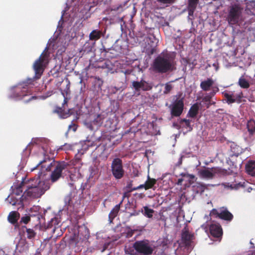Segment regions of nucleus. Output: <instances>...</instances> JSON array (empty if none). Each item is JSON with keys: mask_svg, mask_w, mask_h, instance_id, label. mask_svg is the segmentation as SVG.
Instances as JSON below:
<instances>
[{"mask_svg": "<svg viewBox=\"0 0 255 255\" xmlns=\"http://www.w3.org/2000/svg\"><path fill=\"white\" fill-rule=\"evenodd\" d=\"M104 34L101 30L95 29L92 30L89 34V39L92 41H97L101 38Z\"/></svg>", "mask_w": 255, "mask_h": 255, "instance_id": "aec40b11", "label": "nucleus"}, {"mask_svg": "<svg viewBox=\"0 0 255 255\" xmlns=\"http://www.w3.org/2000/svg\"><path fill=\"white\" fill-rule=\"evenodd\" d=\"M67 102H68V99L67 98H64V103H63V106L65 105H67Z\"/></svg>", "mask_w": 255, "mask_h": 255, "instance_id": "6e6d98bb", "label": "nucleus"}, {"mask_svg": "<svg viewBox=\"0 0 255 255\" xmlns=\"http://www.w3.org/2000/svg\"><path fill=\"white\" fill-rule=\"evenodd\" d=\"M132 86L136 91H149L152 88V86L150 83L143 80H141L140 81H133Z\"/></svg>", "mask_w": 255, "mask_h": 255, "instance_id": "1a4fd4ad", "label": "nucleus"}, {"mask_svg": "<svg viewBox=\"0 0 255 255\" xmlns=\"http://www.w3.org/2000/svg\"><path fill=\"white\" fill-rule=\"evenodd\" d=\"M33 82V79L28 78L20 83L16 88V92L17 93L16 97L19 99H22L25 97L26 95L23 93V92H22L21 93H19L21 89L22 88L25 89L29 85L32 84Z\"/></svg>", "mask_w": 255, "mask_h": 255, "instance_id": "9d476101", "label": "nucleus"}, {"mask_svg": "<svg viewBox=\"0 0 255 255\" xmlns=\"http://www.w3.org/2000/svg\"><path fill=\"white\" fill-rule=\"evenodd\" d=\"M36 98L34 96H31L29 99L26 100L25 101V103H27L29 102H30L31 100H32V99H36Z\"/></svg>", "mask_w": 255, "mask_h": 255, "instance_id": "8fccbe9b", "label": "nucleus"}, {"mask_svg": "<svg viewBox=\"0 0 255 255\" xmlns=\"http://www.w3.org/2000/svg\"><path fill=\"white\" fill-rule=\"evenodd\" d=\"M37 220H38V222L39 223L40 217H39V215H37Z\"/></svg>", "mask_w": 255, "mask_h": 255, "instance_id": "680f3d73", "label": "nucleus"}, {"mask_svg": "<svg viewBox=\"0 0 255 255\" xmlns=\"http://www.w3.org/2000/svg\"><path fill=\"white\" fill-rule=\"evenodd\" d=\"M111 170L114 177L116 179H120L124 177L125 170L122 159L116 158L113 160L111 164Z\"/></svg>", "mask_w": 255, "mask_h": 255, "instance_id": "423d86ee", "label": "nucleus"}, {"mask_svg": "<svg viewBox=\"0 0 255 255\" xmlns=\"http://www.w3.org/2000/svg\"><path fill=\"white\" fill-rule=\"evenodd\" d=\"M179 162L180 164H181L182 163V157H181L179 159Z\"/></svg>", "mask_w": 255, "mask_h": 255, "instance_id": "052dcab7", "label": "nucleus"}, {"mask_svg": "<svg viewBox=\"0 0 255 255\" xmlns=\"http://www.w3.org/2000/svg\"><path fill=\"white\" fill-rule=\"evenodd\" d=\"M228 20L230 24L234 25L239 20V5H235L230 8L228 16Z\"/></svg>", "mask_w": 255, "mask_h": 255, "instance_id": "6e6552de", "label": "nucleus"}, {"mask_svg": "<svg viewBox=\"0 0 255 255\" xmlns=\"http://www.w3.org/2000/svg\"><path fill=\"white\" fill-rule=\"evenodd\" d=\"M183 180L184 179L183 178H179L178 179L177 184L178 185H181Z\"/></svg>", "mask_w": 255, "mask_h": 255, "instance_id": "3c124183", "label": "nucleus"}, {"mask_svg": "<svg viewBox=\"0 0 255 255\" xmlns=\"http://www.w3.org/2000/svg\"><path fill=\"white\" fill-rule=\"evenodd\" d=\"M20 214L16 211H12L9 213L7 219L9 223L13 225L17 223V221L19 218Z\"/></svg>", "mask_w": 255, "mask_h": 255, "instance_id": "412c9836", "label": "nucleus"}, {"mask_svg": "<svg viewBox=\"0 0 255 255\" xmlns=\"http://www.w3.org/2000/svg\"><path fill=\"white\" fill-rule=\"evenodd\" d=\"M42 172H39L37 177L31 178L26 183V189L22 194L20 198L22 201L29 197L31 198H38L42 195L45 191L49 188V186L45 185L43 181H41L40 177Z\"/></svg>", "mask_w": 255, "mask_h": 255, "instance_id": "f257e3e1", "label": "nucleus"}, {"mask_svg": "<svg viewBox=\"0 0 255 255\" xmlns=\"http://www.w3.org/2000/svg\"><path fill=\"white\" fill-rule=\"evenodd\" d=\"M152 70L156 73L164 74L172 71L174 65L168 53H161L153 60L151 65Z\"/></svg>", "mask_w": 255, "mask_h": 255, "instance_id": "7ed1b4c3", "label": "nucleus"}, {"mask_svg": "<svg viewBox=\"0 0 255 255\" xmlns=\"http://www.w3.org/2000/svg\"><path fill=\"white\" fill-rule=\"evenodd\" d=\"M24 249H23L22 250H19V252L20 253H21V252H23L24 251Z\"/></svg>", "mask_w": 255, "mask_h": 255, "instance_id": "0e129e2a", "label": "nucleus"}, {"mask_svg": "<svg viewBox=\"0 0 255 255\" xmlns=\"http://www.w3.org/2000/svg\"><path fill=\"white\" fill-rule=\"evenodd\" d=\"M17 201L16 200L14 199L12 197L9 199V203L12 205H15Z\"/></svg>", "mask_w": 255, "mask_h": 255, "instance_id": "de8ad7c7", "label": "nucleus"}, {"mask_svg": "<svg viewBox=\"0 0 255 255\" xmlns=\"http://www.w3.org/2000/svg\"><path fill=\"white\" fill-rule=\"evenodd\" d=\"M212 171L213 172L214 177L216 175H218L219 176H223L227 173V171L226 170L223 169L218 167H212Z\"/></svg>", "mask_w": 255, "mask_h": 255, "instance_id": "393cba45", "label": "nucleus"}, {"mask_svg": "<svg viewBox=\"0 0 255 255\" xmlns=\"http://www.w3.org/2000/svg\"><path fill=\"white\" fill-rule=\"evenodd\" d=\"M144 188L145 189V185H144V184H141V185H140L138 186H137L136 187H134V188H133L131 189V190L132 191L137 190H138V189H141V188Z\"/></svg>", "mask_w": 255, "mask_h": 255, "instance_id": "a18cd8bd", "label": "nucleus"}, {"mask_svg": "<svg viewBox=\"0 0 255 255\" xmlns=\"http://www.w3.org/2000/svg\"><path fill=\"white\" fill-rule=\"evenodd\" d=\"M245 169L249 175L252 176H255V161H248L246 164Z\"/></svg>", "mask_w": 255, "mask_h": 255, "instance_id": "2eb2a0df", "label": "nucleus"}, {"mask_svg": "<svg viewBox=\"0 0 255 255\" xmlns=\"http://www.w3.org/2000/svg\"><path fill=\"white\" fill-rule=\"evenodd\" d=\"M211 235L215 238H220L223 235V231L221 225L218 223L211 224L209 227Z\"/></svg>", "mask_w": 255, "mask_h": 255, "instance_id": "9b49d317", "label": "nucleus"}, {"mask_svg": "<svg viewBox=\"0 0 255 255\" xmlns=\"http://www.w3.org/2000/svg\"><path fill=\"white\" fill-rule=\"evenodd\" d=\"M123 5L122 4H119L118 5H113L111 8V11H118L120 9L122 8Z\"/></svg>", "mask_w": 255, "mask_h": 255, "instance_id": "ea45409f", "label": "nucleus"}, {"mask_svg": "<svg viewBox=\"0 0 255 255\" xmlns=\"http://www.w3.org/2000/svg\"><path fill=\"white\" fill-rule=\"evenodd\" d=\"M244 8L245 9L247 13L255 15V2L254 1H249L246 2L245 6L241 5L240 4V11Z\"/></svg>", "mask_w": 255, "mask_h": 255, "instance_id": "4468645a", "label": "nucleus"}, {"mask_svg": "<svg viewBox=\"0 0 255 255\" xmlns=\"http://www.w3.org/2000/svg\"><path fill=\"white\" fill-rule=\"evenodd\" d=\"M26 182L22 181L20 183H14L11 186L12 193L17 196H20L23 191L26 189Z\"/></svg>", "mask_w": 255, "mask_h": 255, "instance_id": "f8f14e48", "label": "nucleus"}, {"mask_svg": "<svg viewBox=\"0 0 255 255\" xmlns=\"http://www.w3.org/2000/svg\"><path fill=\"white\" fill-rule=\"evenodd\" d=\"M191 121L189 120H188L187 122L185 123V126L187 128H189V130L191 131L192 130V128L190 125Z\"/></svg>", "mask_w": 255, "mask_h": 255, "instance_id": "49530a36", "label": "nucleus"}, {"mask_svg": "<svg viewBox=\"0 0 255 255\" xmlns=\"http://www.w3.org/2000/svg\"><path fill=\"white\" fill-rule=\"evenodd\" d=\"M134 250H135L134 249V248L133 247L129 248L126 250V253H127L129 255H135V254L134 253Z\"/></svg>", "mask_w": 255, "mask_h": 255, "instance_id": "a19ab883", "label": "nucleus"}, {"mask_svg": "<svg viewBox=\"0 0 255 255\" xmlns=\"http://www.w3.org/2000/svg\"><path fill=\"white\" fill-rule=\"evenodd\" d=\"M156 180L155 179L150 178L148 176V179L144 183L145 185V190H147L152 188L154 185L156 184Z\"/></svg>", "mask_w": 255, "mask_h": 255, "instance_id": "cd10ccee", "label": "nucleus"}, {"mask_svg": "<svg viewBox=\"0 0 255 255\" xmlns=\"http://www.w3.org/2000/svg\"><path fill=\"white\" fill-rule=\"evenodd\" d=\"M193 238V235L190 233L188 231L183 232L182 234V240L186 246L190 245Z\"/></svg>", "mask_w": 255, "mask_h": 255, "instance_id": "f3484780", "label": "nucleus"}, {"mask_svg": "<svg viewBox=\"0 0 255 255\" xmlns=\"http://www.w3.org/2000/svg\"><path fill=\"white\" fill-rule=\"evenodd\" d=\"M133 248L140 255H151L154 248L153 245L146 240L135 242Z\"/></svg>", "mask_w": 255, "mask_h": 255, "instance_id": "39448f33", "label": "nucleus"}, {"mask_svg": "<svg viewBox=\"0 0 255 255\" xmlns=\"http://www.w3.org/2000/svg\"><path fill=\"white\" fill-rule=\"evenodd\" d=\"M213 84V80L211 78H208L207 80L201 82L200 87L203 91H208Z\"/></svg>", "mask_w": 255, "mask_h": 255, "instance_id": "4be33fe9", "label": "nucleus"}, {"mask_svg": "<svg viewBox=\"0 0 255 255\" xmlns=\"http://www.w3.org/2000/svg\"><path fill=\"white\" fill-rule=\"evenodd\" d=\"M213 66L215 67L216 70H218V67H217V64L214 63V64H213Z\"/></svg>", "mask_w": 255, "mask_h": 255, "instance_id": "bf43d9fd", "label": "nucleus"}, {"mask_svg": "<svg viewBox=\"0 0 255 255\" xmlns=\"http://www.w3.org/2000/svg\"><path fill=\"white\" fill-rule=\"evenodd\" d=\"M156 1L160 4L168 5L174 3L176 0H156Z\"/></svg>", "mask_w": 255, "mask_h": 255, "instance_id": "f704fd0d", "label": "nucleus"}, {"mask_svg": "<svg viewBox=\"0 0 255 255\" xmlns=\"http://www.w3.org/2000/svg\"><path fill=\"white\" fill-rule=\"evenodd\" d=\"M248 185H250L249 182L244 181L242 183V182L240 181V187L243 188V192L245 193L247 192L250 193L253 190V188L251 186H248Z\"/></svg>", "mask_w": 255, "mask_h": 255, "instance_id": "c756f323", "label": "nucleus"}, {"mask_svg": "<svg viewBox=\"0 0 255 255\" xmlns=\"http://www.w3.org/2000/svg\"><path fill=\"white\" fill-rule=\"evenodd\" d=\"M172 89H173V86L171 84V82L166 83L165 84L164 90L163 91V93L164 94H168L170 92V91L172 90Z\"/></svg>", "mask_w": 255, "mask_h": 255, "instance_id": "72a5a7b5", "label": "nucleus"}, {"mask_svg": "<svg viewBox=\"0 0 255 255\" xmlns=\"http://www.w3.org/2000/svg\"><path fill=\"white\" fill-rule=\"evenodd\" d=\"M249 0H240V2L242 3V5H245L246 4V2H249Z\"/></svg>", "mask_w": 255, "mask_h": 255, "instance_id": "864d4df0", "label": "nucleus"}, {"mask_svg": "<svg viewBox=\"0 0 255 255\" xmlns=\"http://www.w3.org/2000/svg\"><path fill=\"white\" fill-rule=\"evenodd\" d=\"M199 107L198 103L193 104L190 108L187 116L191 118H195L198 114Z\"/></svg>", "mask_w": 255, "mask_h": 255, "instance_id": "6ab92c4d", "label": "nucleus"}, {"mask_svg": "<svg viewBox=\"0 0 255 255\" xmlns=\"http://www.w3.org/2000/svg\"><path fill=\"white\" fill-rule=\"evenodd\" d=\"M240 87L243 88H248L250 87V84L245 79L240 78Z\"/></svg>", "mask_w": 255, "mask_h": 255, "instance_id": "c9c22d12", "label": "nucleus"}, {"mask_svg": "<svg viewBox=\"0 0 255 255\" xmlns=\"http://www.w3.org/2000/svg\"><path fill=\"white\" fill-rule=\"evenodd\" d=\"M34 255H41V254L40 252L37 250V251H36V252H35V253L34 254Z\"/></svg>", "mask_w": 255, "mask_h": 255, "instance_id": "13d9d810", "label": "nucleus"}, {"mask_svg": "<svg viewBox=\"0 0 255 255\" xmlns=\"http://www.w3.org/2000/svg\"><path fill=\"white\" fill-rule=\"evenodd\" d=\"M194 190L197 193H203L205 189L206 188V187L205 185L198 183L196 186H194Z\"/></svg>", "mask_w": 255, "mask_h": 255, "instance_id": "7c9ffc66", "label": "nucleus"}, {"mask_svg": "<svg viewBox=\"0 0 255 255\" xmlns=\"http://www.w3.org/2000/svg\"><path fill=\"white\" fill-rule=\"evenodd\" d=\"M30 220V217L29 216H25L21 217L20 222L27 224Z\"/></svg>", "mask_w": 255, "mask_h": 255, "instance_id": "58836bf2", "label": "nucleus"}, {"mask_svg": "<svg viewBox=\"0 0 255 255\" xmlns=\"http://www.w3.org/2000/svg\"><path fill=\"white\" fill-rule=\"evenodd\" d=\"M233 218V215L227 210H222L220 211V216L219 218L224 220L231 221Z\"/></svg>", "mask_w": 255, "mask_h": 255, "instance_id": "5701e85b", "label": "nucleus"}, {"mask_svg": "<svg viewBox=\"0 0 255 255\" xmlns=\"http://www.w3.org/2000/svg\"><path fill=\"white\" fill-rule=\"evenodd\" d=\"M211 97L210 96H206L203 98V101L205 102H210L211 101Z\"/></svg>", "mask_w": 255, "mask_h": 255, "instance_id": "09e8293b", "label": "nucleus"}, {"mask_svg": "<svg viewBox=\"0 0 255 255\" xmlns=\"http://www.w3.org/2000/svg\"><path fill=\"white\" fill-rule=\"evenodd\" d=\"M181 175L184 177L188 178L189 180H193L195 178V176L194 175H190L185 173H182Z\"/></svg>", "mask_w": 255, "mask_h": 255, "instance_id": "79ce46f5", "label": "nucleus"}, {"mask_svg": "<svg viewBox=\"0 0 255 255\" xmlns=\"http://www.w3.org/2000/svg\"><path fill=\"white\" fill-rule=\"evenodd\" d=\"M87 145L88 146H92L93 145V142L90 143V141H88Z\"/></svg>", "mask_w": 255, "mask_h": 255, "instance_id": "4d7b16f0", "label": "nucleus"}, {"mask_svg": "<svg viewBox=\"0 0 255 255\" xmlns=\"http://www.w3.org/2000/svg\"><path fill=\"white\" fill-rule=\"evenodd\" d=\"M240 23H241V19L240 18Z\"/></svg>", "mask_w": 255, "mask_h": 255, "instance_id": "338daca9", "label": "nucleus"}, {"mask_svg": "<svg viewBox=\"0 0 255 255\" xmlns=\"http://www.w3.org/2000/svg\"><path fill=\"white\" fill-rule=\"evenodd\" d=\"M222 185L224 186L225 188H230L231 189H233V187L232 186V185H227L226 184H222Z\"/></svg>", "mask_w": 255, "mask_h": 255, "instance_id": "603ef678", "label": "nucleus"}, {"mask_svg": "<svg viewBox=\"0 0 255 255\" xmlns=\"http://www.w3.org/2000/svg\"><path fill=\"white\" fill-rule=\"evenodd\" d=\"M170 108L172 117H179L184 110V98L176 99L170 105Z\"/></svg>", "mask_w": 255, "mask_h": 255, "instance_id": "0eeeda50", "label": "nucleus"}, {"mask_svg": "<svg viewBox=\"0 0 255 255\" xmlns=\"http://www.w3.org/2000/svg\"><path fill=\"white\" fill-rule=\"evenodd\" d=\"M122 201L120 204L116 205L111 211L109 214V222L110 224L113 223L114 219L117 217L120 211L121 205L122 204Z\"/></svg>", "mask_w": 255, "mask_h": 255, "instance_id": "dca6fc26", "label": "nucleus"}, {"mask_svg": "<svg viewBox=\"0 0 255 255\" xmlns=\"http://www.w3.org/2000/svg\"><path fill=\"white\" fill-rule=\"evenodd\" d=\"M226 98L227 102L229 103H233L235 101V100L233 98H232V97L231 96L229 95H227Z\"/></svg>", "mask_w": 255, "mask_h": 255, "instance_id": "c03bdc74", "label": "nucleus"}, {"mask_svg": "<svg viewBox=\"0 0 255 255\" xmlns=\"http://www.w3.org/2000/svg\"><path fill=\"white\" fill-rule=\"evenodd\" d=\"M20 245V243H19V244H18V245H17V246H16V249H17V250H18V248L19 247Z\"/></svg>", "mask_w": 255, "mask_h": 255, "instance_id": "e2e57ef3", "label": "nucleus"}, {"mask_svg": "<svg viewBox=\"0 0 255 255\" xmlns=\"http://www.w3.org/2000/svg\"><path fill=\"white\" fill-rule=\"evenodd\" d=\"M200 176L202 178L211 179L214 177L211 168H206L199 171Z\"/></svg>", "mask_w": 255, "mask_h": 255, "instance_id": "a211bd4d", "label": "nucleus"}, {"mask_svg": "<svg viewBox=\"0 0 255 255\" xmlns=\"http://www.w3.org/2000/svg\"><path fill=\"white\" fill-rule=\"evenodd\" d=\"M199 0H188L187 9L189 18L192 20L193 14Z\"/></svg>", "mask_w": 255, "mask_h": 255, "instance_id": "ddd939ff", "label": "nucleus"}, {"mask_svg": "<svg viewBox=\"0 0 255 255\" xmlns=\"http://www.w3.org/2000/svg\"><path fill=\"white\" fill-rule=\"evenodd\" d=\"M143 208L144 209L143 214L147 218H152L154 211L153 209L148 208L147 206H144Z\"/></svg>", "mask_w": 255, "mask_h": 255, "instance_id": "c85d7f7f", "label": "nucleus"}, {"mask_svg": "<svg viewBox=\"0 0 255 255\" xmlns=\"http://www.w3.org/2000/svg\"><path fill=\"white\" fill-rule=\"evenodd\" d=\"M247 127L250 133L253 134L255 131V121L253 120H249L247 123Z\"/></svg>", "mask_w": 255, "mask_h": 255, "instance_id": "bb28decb", "label": "nucleus"}, {"mask_svg": "<svg viewBox=\"0 0 255 255\" xmlns=\"http://www.w3.org/2000/svg\"><path fill=\"white\" fill-rule=\"evenodd\" d=\"M187 121H188V120L185 119H181V120H180V124H182V123H185L187 122Z\"/></svg>", "mask_w": 255, "mask_h": 255, "instance_id": "5fc2aeb1", "label": "nucleus"}, {"mask_svg": "<svg viewBox=\"0 0 255 255\" xmlns=\"http://www.w3.org/2000/svg\"><path fill=\"white\" fill-rule=\"evenodd\" d=\"M68 129H72L74 131H75L77 129V126L76 124L71 123L68 127Z\"/></svg>", "mask_w": 255, "mask_h": 255, "instance_id": "37998d69", "label": "nucleus"}, {"mask_svg": "<svg viewBox=\"0 0 255 255\" xmlns=\"http://www.w3.org/2000/svg\"><path fill=\"white\" fill-rule=\"evenodd\" d=\"M102 118L100 115H97L96 118L94 119V120L92 122L91 125L90 126V129L93 130V128L92 127L93 125L95 126L96 127H99L102 124Z\"/></svg>", "mask_w": 255, "mask_h": 255, "instance_id": "a878e982", "label": "nucleus"}, {"mask_svg": "<svg viewBox=\"0 0 255 255\" xmlns=\"http://www.w3.org/2000/svg\"><path fill=\"white\" fill-rule=\"evenodd\" d=\"M59 112L61 113V117L62 118H68V117H69L70 116L73 115L74 114V111H73V110L72 109H69L68 110V112H66V113H62V112H63V110L62 108H59ZM58 112H59V111H58Z\"/></svg>", "mask_w": 255, "mask_h": 255, "instance_id": "473e14b6", "label": "nucleus"}, {"mask_svg": "<svg viewBox=\"0 0 255 255\" xmlns=\"http://www.w3.org/2000/svg\"><path fill=\"white\" fill-rule=\"evenodd\" d=\"M210 216L215 217L216 218H219L220 212L216 209H213L211 211Z\"/></svg>", "mask_w": 255, "mask_h": 255, "instance_id": "4c0bfd02", "label": "nucleus"}, {"mask_svg": "<svg viewBox=\"0 0 255 255\" xmlns=\"http://www.w3.org/2000/svg\"><path fill=\"white\" fill-rule=\"evenodd\" d=\"M154 39L155 42L152 41V44L151 45V47L147 48L146 49V53L149 56L156 53V51H157V43L158 42V41L154 38Z\"/></svg>", "mask_w": 255, "mask_h": 255, "instance_id": "b1692460", "label": "nucleus"}, {"mask_svg": "<svg viewBox=\"0 0 255 255\" xmlns=\"http://www.w3.org/2000/svg\"><path fill=\"white\" fill-rule=\"evenodd\" d=\"M72 194L70 193L65 197V203L67 206H70L72 202Z\"/></svg>", "mask_w": 255, "mask_h": 255, "instance_id": "e433bc0d", "label": "nucleus"}, {"mask_svg": "<svg viewBox=\"0 0 255 255\" xmlns=\"http://www.w3.org/2000/svg\"><path fill=\"white\" fill-rule=\"evenodd\" d=\"M103 50H104V51H105L106 52H107V50H106V49L105 48H104V49H103Z\"/></svg>", "mask_w": 255, "mask_h": 255, "instance_id": "69168bd1", "label": "nucleus"}, {"mask_svg": "<svg viewBox=\"0 0 255 255\" xmlns=\"http://www.w3.org/2000/svg\"><path fill=\"white\" fill-rule=\"evenodd\" d=\"M47 50L48 48L46 47L39 58L35 61L33 64V69L35 73L33 78L34 79H38L41 77L48 64L49 54L47 53Z\"/></svg>", "mask_w": 255, "mask_h": 255, "instance_id": "20e7f679", "label": "nucleus"}, {"mask_svg": "<svg viewBox=\"0 0 255 255\" xmlns=\"http://www.w3.org/2000/svg\"><path fill=\"white\" fill-rule=\"evenodd\" d=\"M40 165H41L42 170H44L46 171H50L52 169V167H54L50 175V180L52 182L54 183L62 177L63 170H68V167L69 166V164L63 161L55 162L53 159L45 156L43 160L39 162L36 168Z\"/></svg>", "mask_w": 255, "mask_h": 255, "instance_id": "f03ea898", "label": "nucleus"}, {"mask_svg": "<svg viewBox=\"0 0 255 255\" xmlns=\"http://www.w3.org/2000/svg\"><path fill=\"white\" fill-rule=\"evenodd\" d=\"M24 227L26 228L27 238L28 239H32L35 237L36 233L33 229L27 228L25 226H24Z\"/></svg>", "mask_w": 255, "mask_h": 255, "instance_id": "2f4dec72", "label": "nucleus"}]
</instances>
